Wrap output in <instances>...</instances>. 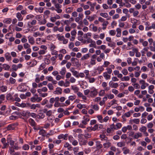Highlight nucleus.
Listing matches in <instances>:
<instances>
[{
  "label": "nucleus",
  "instance_id": "obj_21",
  "mask_svg": "<svg viewBox=\"0 0 155 155\" xmlns=\"http://www.w3.org/2000/svg\"><path fill=\"white\" fill-rule=\"evenodd\" d=\"M14 149L13 148V147H9V151L10 154L11 155H14L15 154Z\"/></svg>",
  "mask_w": 155,
  "mask_h": 155
},
{
  "label": "nucleus",
  "instance_id": "obj_44",
  "mask_svg": "<svg viewBox=\"0 0 155 155\" xmlns=\"http://www.w3.org/2000/svg\"><path fill=\"white\" fill-rule=\"evenodd\" d=\"M9 80L10 81V82L12 84H14L15 83V81H16V80L15 79H14L12 78H10Z\"/></svg>",
  "mask_w": 155,
  "mask_h": 155
},
{
  "label": "nucleus",
  "instance_id": "obj_29",
  "mask_svg": "<svg viewBox=\"0 0 155 155\" xmlns=\"http://www.w3.org/2000/svg\"><path fill=\"white\" fill-rule=\"evenodd\" d=\"M3 67L4 68L5 70H8L10 68V66L6 64H3Z\"/></svg>",
  "mask_w": 155,
  "mask_h": 155
},
{
  "label": "nucleus",
  "instance_id": "obj_33",
  "mask_svg": "<svg viewBox=\"0 0 155 155\" xmlns=\"http://www.w3.org/2000/svg\"><path fill=\"white\" fill-rule=\"evenodd\" d=\"M94 15L93 16L90 17V16H87L86 17V18L89 20L90 21H91L94 20Z\"/></svg>",
  "mask_w": 155,
  "mask_h": 155
},
{
  "label": "nucleus",
  "instance_id": "obj_18",
  "mask_svg": "<svg viewBox=\"0 0 155 155\" xmlns=\"http://www.w3.org/2000/svg\"><path fill=\"white\" fill-rule=\"evenodd\" d=\"M8 130H12L14 129V126L12 124H10L7 127Z\"/></svg>",
  "mask_w": 155,
  "mask_h": 155
},
{
  "label": "nucleus",
  "instance_id": "obj_62",
  "mask_svg": "<svg viewBox=\"0 0 155 155\" xmlns=\"http://www.w3.org/2000/svg\"><path fill=\"white\" fill-rule=\"evenodd\" d=\"M76 98L75 96H71L69 97V100L72 101L74 99Z\"/></svg>",
  "mask_w": 155,
  "mask_h": 155
},
{
  "label": "nucleus",
  "instance_id": "obj_37",
  "mask_svg": "<svg viewBox=\"0 0 155 155\" xmlns=\"http://www.w3.org/2000/svg\"><path fill=\"white\" fill-rule=\"evenodd\" d=\"M116 127L114 128V129L117 130L118 128H120L122 126V124L120 123H118L116 125Z\"/></svg>",
  "mask_w": 155,
  "mask_h": 155
},
{
  "label": "nucleus",
  "instance_id": "obj_15",
  "mask_svg": "<svg viewBox=\"0 0 155 155\" xmlns=\"http://www.w3.org/2000/svg\"><path fill=\"white\" fill-rule=\"evenodd\" d=\"M142 136V134L141 133H135L134 135V137L135 139H138L139 137H141Z\"/></svg>",
  "mask_w": 155,
  "mask_h": 155
},
{
  "label": "nucleus",
  "instance_id": "obj_55",
  "mask_svg": "<svg viewBox=\"0 0 155 155\" xmlns=\"http://www.w3.org/2000/svg\"><path fill=\"white\" fill-rule=\"evenodd\" d=\"M69 84L70 82L66 80L65 83L64 84V86L65 87H68L69 86Z\"/></svg>",
  "mask_w": 155,
  "mask_h": 155
},
{
  "label": "nucleus",
  "instance_id": "obj_22",
  "mask_svg": "<svg viewBox=\"0 0 155 155\" xmlns=\"http://www.w3.org/2000/svg\"><path fill=\"white\" fill-rule=\"evenodd\" d=\"M89 57V55L88 54H86L84 56L81 58V60H84L88 59Z\"/></svg>",
  "mask_w": 155,
  "mask_h": 155
},
{
  "label": "nucleus",
  "instance_id": "obj_47",
  "mask_svg": "<svg viewBox=\"0 0 155 155\" xmlns=\"http://www.w3.org/2000/svg\"><path fill=\"white\" fill-rule=\"evenodd\" d=\"M46 78L47 79L48 81H53V78L51 76H47L46 77Z\"/></svg>",
  "mask_w": 155,
  "mask_h": 155
},
{
  "label": "nucleus",
  "instance_id": "obj_51",
  "mask_svg": "<svg viewBox=\"0 0 155 155\" xmlns=\"http://www.w3.org/2000/svg\"><path fill=\"white\" fill-rule=\"evenodd\" d=\"M12 69L15 71H16L18 69L17 66L15 64H13L12 66Z\"/></svg>",
  "mask_w": 155,
  "mask_h": 155
},
{
  "label": "nucleus",
  "instance_id": "obj_14",
  "mask_svg": "<svg viewBox=\"0 0 155 155\" xmlns=\"http://www.w3.org/2000/svg\"><path fill=\"white\" fill-rule=\"evenodd\" d=\"M31 126H34L35 125V121L31 118H30L28 120Z\"/></svg>",
  "mask_w": 155,
  "mask_h": 155
},
{
  "label": "nucleus",
  "instance_id": "obj_4",
  "mask_svg": "<svg viewBox=\"0 0 155 155\" xmlns=\"http://www.w3.org/2000/svg\"><path fill=\"white\" fill-rule=\"evenodd\" d=\"M88 116V115H86L83 117L84 120L82 121V123L84 125L87 124V122L90 120V119L87 117Z\"/></svg>",
  "mask_w": 155,
  "mask_h": 155
},
{
  "label": "nucleus",
  "instance_id": "obj_17",
  "mask_svg": "<svg viewBox=\"0 0 155 155\" xmlns=\"http://www.w3.org/2000/svg\"><path fill=\"white\" fill-rule=\"evenodd\" d=\"M103 76L106 80L110 79V75L107 74V72L103 73Z\"/></svg>",
  "mask_w": 155,
  "mask_h": 155
},
{
  "label": "nucleus",
  "instance_id": "obj_1",
  "mask_svg": "<svg viewBox=\"0 0 155 155\" xmlns=\"http://www.w3.org/2000/svg\"><path fill=\"white\" fill-rule=\"evenodd\" d=\"M97 94V90L94 88L93 87L91 89L90 91V95L91 97H94Z\"/></svg>",
  "mask_w": 155,
  "mask_h": 155
},
{
  "label": "nucleus",
  "instance_id": "obj_56",
  "mask_svg": "<svg viewBox=\"0 0 155 155\" xmlns=\"http://www.w3.org/2000/svg\"><path fill=\"white\" fill-rule=\"evenodd\" d=\"M70 81L71 83H74L76 81V79L73 77H71Z\"/></svg>",
  "mask_w": 155,
  "mask_h": 155
},
{
  "label": "nucleus",
  "instance_id": "obj_20",
  "mask_svg": "<svg viewBox=\"0 0 155 155\" xmlns=\"http://www.w3.org/2000/svg\"><path fill=\"white\" fill-rule=\"evenodd\" d=\"M29 38L28 41L32 45L34 44L35 43L34 38L32 37H30V38L29 37H28Z\"/></svg>",
  "mask_w": 155,
  "mask_h": 155
},
{
  "label": "nucleus",
  "instance_id": "obj_42",
  "mask_svg": "<svg viewBox=\"0 0 155 155\" xmlns=\"http://www.w3.org/2000/svg\"><path fill=\"white\" fill-rule=\"evenodd\" d=\"M123 79L125 81H128L130 80V78L129 76H124L123 77V78H122L121 79V80L122 81H123Z\"/></svg>",
  "mask_w": 155,
  "mask_h": 155
},
{
  "label": "nucleus",
  "instance_id": "obj_13",
  "mask_svg": "<svg viewBox=\"0 0 155 155\" xmlns=\"http://www.w3.org/2000/svg\"><path fill=\"white\" fill-rule=\"evenodd\" d=\"M16 17L18 18L19 21H22L23 19L21 13L19 12H18L17 13Z\"/></svg>",
  "mask_w": 155,
  "mask_h": 155
},
{
  "label": "nucleus",
  "instance_id": "obj_61",
  "mask_svg": "<svg viewBox=\"0 0 155 155\" xmlns=\"http://www.w3.org/2000/svg\"><path fill=\"white\" fill-rule=\"evenodd\" d=\"M47 22V21L46 19H44L42 21H40L39 22V24L40 25H44Z\"/></svg>",
  "mask_w": 155,
  "mask_h": 155
},
{
  "label": "nucleus",
  "instance_id": "obj_58",
  "mask_svg": "<svg viewBox=\"0 0 155 155\" xmlns=\"http://www.w3.org/2000/svg\"><path fill=\"white\" fill-rule=\"evenodd\" d=\"M29 114H30V116L33 118H36L37 116V115L33 113H30L29 112Z\"/></svg>",
  "mask_w": 155,
  "mask_h": 155
},
{
  "label": "nucleus",
  "instance_id": "obj_63",
  "mask_svg": "<svg viewBox=\"0 0 155 155\" xmlns=\"http://www.w3.org/2000/svg\"><path fill=\"white\" fill-rule=\"evenodd\" d=\"M70 91V90L69 88L65 89L64 90V92L65 93H68Z\"/></svg>",
  "mask_w": 155,
  "mask_h": 155
},
{
  "label": "nucleus",
  "instance_id": "obj_7",
  "mask_svg": "<svg viewBox=\"0 0 155 155\" xmlns=\"http://www.w3.org/2000/svg\"><path fill=\"white\" fill-rule=\"evenodd\" d=\"M97 56L96 54H94L92 56V58L91 59V61L90 62V64L91 65H94L96 63L95 62V59Z\"/></svg>",
  "mask_w": 155,
  "mask_h": 155
},
{
  "label": "nucleus",
  "instance_id": "obj_49",
  "mask_svg": "<svg viewBox=\"0 0 155 155\" xmlns=\"http://www.w3.org/2000/svg\"><path fill=\"white\" fill-rule=\"evenodd\" d=\"M98 125L96 124H95L93 127H91V128L94 131L98 128Z\"/></svg>",
  "mask_w": 155,
  "mask_h": 155
},
{
  "label": "nucleus",
  "instance_id": "obj_6",
  "mask_svg": "<svg viewBox=\"0 0 155 155\" xmlns=\"http://www.w3.org/2000/svg\"><path fill=\"white\" fill-rule=\"evenodd\" d=\"M62 89L59 87H57L56 88V90L54 91L53 93L54 94H60L62 93Z\"/></svg>",
  "mask_w": 155,
  "mask_h": 155
},
{
  "label": "nucleus",
  "instance_id": "obj_59",
  "mask_svg": "<svg viewBox=\"0 0 155 155\" xmlns=\"http://www.w3.org/2000/svg\"><path fill=\"white\" fill-rule=\"evenodd\" d=\"M108 46H109L111 47H113L115 46V43L114 42H112L111 43H108Z\"/></svg>",
  "mask_w": 155,
  "mask_h": 155
},
{
  "label": "nucleus",
  "instance_id": "obj_2",
  "mask_svg": "<svg viewBox=\"0 0 155 155\" xmlns=\"http://www.w3.org/2000/svg\"><path fill=\"white\" fill-rule=\"evenodd\" d=\"M54 100V97L51 98L49 100L50 104H47L46 106L48 108H51L53 106V103L55 102Z\"/></svg>",
  "mask_w": 155,
  "mask_h": 155
},
{
  "label": "nucleus",
  "instance_id": "obj_24",
  "mask_svg": "<svg viewBox=\"0 0 155 155\" xmlns=\"http://www.w3.org/2000/svg\"><path fill=\"white\" fill-rule=\"evenodd\" d=\"M46 133V131L44 130H41L39 132V134L42 135L43 136H45Z\"/></svg>",
  "mask_w": 155,
  "mask_h": 155
},
{
  "label": "nucleus",
  "instance_id": "obj_3",
  "mask_svg": "<svg viewBox=\"0 0 155 155\" xmlns=\"http://www.w3.org/2000/svg\"><path fill=\"white\" fill-rule=\"evenodd\" d=\"M109 85L110 87L112 88H117L119 86L117 83H114L112 82V81H110L109 82Z\"/></svg>",
  "mask_w": 155,
  "mask_h": 155
},
{
  "label": "nucleus",
  "instance_id": "obj_41",
  "mask_svg": "<svg viewBox=\"0 0 155 155\" xmlns=\"http://www.w3.org/2000/svg\"><path fill=\"white\" fill-rule=\"evenodd\" d=\"M109 34H110L111 35H115L116 34V31H115V30H111L110 31H109Z\"/></svg>",
  "mask_w": 155,
  "mask_h": 155
},
{
  "label": "nucleus",
  "instance_id": "obj_43",
  "mask_svg": "<svg viewBox=\"0 0 155 155\" xmlns=\"http://www.w3.org/2000/svg\"><path fill=\"white\" fill-rule=\"evenodd\" d=\"M92 106V108H93L95 110H97L99 109V107L97 105H94Z\"/></svg>",
  "mask_w": 155,
  "mask_h": 155
},
{
  "label": "nucleus",
  "instance_id": "obj_48",
  "mask_svg": "<svg viewBox=\"0 0 155 155\" xmlns=\"http://www.w3.org/2000/svg\"><path fill=\"white\" fill-rule=\"evenodd\" d=\"M71 125V122L70 121H67L66 123V124L64 125V127H65L67 128L68 127H70Z\"/></svg>",
  "mask_w": 155,
  "mask_h": 155
},
{
  "label": "nucleus",
  "instance_id": "obj_54",
  "mask_svg": "<svg viewBox=\"0 0 155 155\" xmlns=\"http://www.w3.org/2000/svg\"><path fill=\"white\" fill-rule=\"evenodd\" d=\"M105 93L104 91V90H101L100 91L99 94V95L100 96H103L104 95Z\"/></svg>",
  "mask_w": 155,
  "mask_h": 155
},
{
  "label": "nucleus",
  "instance_id": "obj_60",
  "mask_svg": "<svg viewBox=\"0 0 155 155\" xmlns=\"http://www.w3.org/2000/svg\"><path fill=\"white\" fill-rule=\"evenodd\" d=\"M23 8V7L22 5H19L16 8L17 10H21Z\"/></svg>",
  "mask_w": 155,
  "mask_h": 155
},
{
  "label": "nucleus",
  "instance_id": "obj_38",
  "mask_svg": "<svg viewBox=\"0 0 155 155\" xmlns=\"http://www.w3.org/2000/svg\"><path fill=\"white\" fill-rule=\"evenodd\" d=\"M23 46L25 49H27L30 47V45L28 43H25L23 45Z\"/></svg>",
  "mask_w": 155,
  "mask_h": 155
},
{
  "label": "nucleus",
  "instance_id": "obj_19",
  "mask_svg": "<svg viewBox=\"0 0 155 155\" xmlns=\"http://www.w3.org/2000/svg\"><path fill=\"white\" fill-rule=\"evenodd\" d=\"M122 150L123 151V153L124 154H127L129 152V150L127 149L126 147H124L122 148Z\"/></svg>",
  "mask_w": 155,
  "mask_h": 155
},
{
  "label": "nucleus",
  "instance_id": "obj_34",
  "mask_svg": "<svg viewBox=\"0 0 155 155\" xmlns=\"http://www.w3.org/2000/svg\"><path fill=\"white\" fill-rule=\"evenodd\" d=\"M12 21V20L10 18L6 19L4 21V22L6 23L9 24Z\"/></svg>",
  "mask_w": 155,
  "mask_h": 155
},
{
  "label": "nucleus",
  "instance_id": "obj_23",
  "mask_svg": "<svg viewBox=\"0 0 155 155\" xmlns=\"http://www.w3.org/2000/svg\"><path fill=\"white\" fill-rule=\"evenodd\" d=\"M97 147V149H100L103 147L102 144H100V142L99 141H97L96 142Z\"/></svg>",
  "mask_w": 155,
  "mask_h": 155
},
{
  "label": "nucleus",
  "instance_id": "obj_32",
  "mask_svg": "<svg viewBox=\"0 0 155 155\" xmlns=\"http://www.w3.org/2000/svg\"><path fill=\"white\" fill-rule=\"evenodd\" d=\"M100 15L104 18H106L108 16V14L107 13H101L100 14Z\"/></svg>",
  "mask_w": 155,
  "mask_h": 155
},
{
  "label": "nucleus",
  "instance_id": "obj_39",
  "mask_svg": "<svg viewBox=\"0 0 155 155\" xmlns=\"http://www.w3.org/2000/svg\"><path fill=\"white\" fill-rule=\"evenodd\" d=\"M48 86L49 89L50 90H53L54 89V87L52 84L51 83H49L48 84Z\"/></svg>",
  "mask_w": 155,
  "mask_h": 155
},
{
  "label": "nucleus",
  "instance_id": "obj_45",
  "mask_svg": "<svg viewBox=\"0 0 155 155\" xmlns=\"http://www.w3.org/2000/svg\"><path fill=\"white\" fill-rule=\"evenodd\" d=\"M122 72L124 75H127L128 73L126 69H124L122 71Z\"/></svg>",
  "mask_w": 155,
  "mask_h": 155
},
{
  "label": "nucleus",
  "instance_id": "obj_64",
  "mask_svg": "<svg viewBox=\"0 0 155 155\" xmlns=\"http://www.w3.org/2000/svg\"><path fill=\"white\" fill-rule=\"evenodd\" d=\"M128 90L130 92H132L133 91L134 89L133 87L132 86H129L128 88Z\"/></svg>",
  "mask_w": 155,
  "mask_h": 155
},
{
  "label": "nucleus",
  "instance_id": "obj_12",
  "mask_svg": "<svg viewBox=\"0 0 155 155\" xmlns=\"http://www.w3.org/2000/svg\"><path fill=\"white\" fill-rule=\"evenodd\" d=\"M5 56L6 59L8 61L11 60V57L10 56V54L9 53H6L5 54Z\"/></svg>",
  "mask_w": 155,
  "mask_h": 155
},
{
  "label": "nucleus",
  "instance_id": "obj_10",
  "mask_svg": "<svg viewBox=\"0 0 155 155\" xmlns=\"http://www.w3.org/2000/svg\"><path fill=\"white\" fill-rule=\"evenodd\" d=\"M100 137L101 138V140L102 141L107 140L108 138L106 136L105 134H101L100 135Z\"/></svg>",
  "mask_w": 155,
  "mask_h": 155
},
{
  "label": "nucleus",
  "instance_id": "obj_28",
  "mask_svg": "<svg viewBox=\"0 0 155 155\" xmlns=\"http://www.w3.org/2000/svg\"><path fill=\"white\" fill-rule=\"evenodd\" d=\"M7 87L5 86H2L1 87L0 90L3 92H5L7 90Z\"/></svg>",
  "mask_w": 155,
  "mask_h": 155
},
{
  "label": "nucleus",
  "instance_id": "obj_5",
  "mask_svg": "<svg viewBox=\"0 0 155 155\" xmlns=\"http://www.w3.org/2000/svg\"><path fill=\"white\" fill-rule=\"evenodd\" d=\"M103 146L104 148H108L111 146V143L109 141L107 140L106 143H104Z\"/></svg>",
  "mask_w": 155,
  "mask_h": 155
},
{
  "label": "nucleus",
  "instance_id": "obj_52",
  "mask_svg": "<svg viewBox=\"0 0 155 155\" xmlns=\"http://www.w3.org/2000/svg\"><path fill=\"white\" fill-rule=\"evenodd\" d=\"M107 97L109 99H112L114 98V95L113 94H110L107 95Z\"/></svg>",
  "mask_w": 155,
  "mask_h": 155
},
{
  "label": "nucleus",
  "instance_id": "obj_36",
  "mask_svg": "<svg viewBox=\"0 0 155 155\" xmlns=\"http://www.w3.org/2000/svg\"><path fill=\"white\" fill-rule=\"evenodd\" d=\"M29 148V146L28 144H25L23 146V148L25 150H28Z\"/></svg>",
  "mask_w": 155,
  "mask_h": 155
},
{
  "label": "nucleus",
  "instance_id": "obj_16",
  "mask_svg": "<svg viewBox=\"0 0 155 155\" xmlns=\"http://www.w3.org/2000/svg\"><path fill=\"white\" fill-rule=\"evenodd\" d=\"M107 97H104L103 99V100L101 101L99 103V104L101 105L102 106L105 103V102L107 100Z\"/></svg>",
  "mask_w": 155,
  "mask_h": 155
},
{
  "label": "nucleus",
  "instance_id": "obj_35",
  "mask_svg": "<svg viewBox=\"0 0 155 155\" xmlns=\"http://www.w3.org/2000/svg\"><path fill=\"white\" fill-rule=\"evenodd\" d=\"M91 44L89 45V47H93L94 48L96 47V44L95 41H93L92 42H91Z\"/></svg>",
  "mask_w": 155,
  "mask_h": 155
},
{
  "label": "nucleus",
  "instance_id": "obj_40",
  "mask_svg": "<svg viewBox=\"0 0 155 155\" xmlns=\"http://www.w3.org/2000/svg\"><path fill=\"white\" fill-rule=\"evenodd\" d=\"M85 137L87 139L88 138H90L91 137V134H89L88 133L84 135Z\"/></svg>",
  "mask_w": 155,
  "mask_h": 155
},
{
  "label": "nucleus",
  "instance_id": "obj_26",
  "mask_svg": "<svg viewBox=\"0 0 155 155\" xmlns=\"http://www.w3.org/2000/svg\"><path fill=\"white\" fill-rule=\"evenodd\" d=\"M72 73L74 76L76 77L77 78H79L78 73V71H72Z\"/></svg>",
  "mask_w": 155,
  "mask_h": 155
},
{
  "label": "nucleus",
  "instance_id": "obj_9",
  "mask_svg": "<svg viewBox=\"0 0 155 155\" xmlns=\"http://www.w3.org/2000/svg\"><path fill=\"white\" fill-rule=\"evenodd\" d=\"M87 143V141L84 140L83 138L80 139L79 141V144L80 145H86Z\"/></svg>",
  "mask_w": 155,
  "mask_h": 155
},
{
  "label": "nucleus",
  "instance_id": "obj_46",
  "mask_svg": "<svg viewBox=\"0 0 155 155\" xmlns=\"http://www.w3.org/2000/svg\"><path fill=\"white\" fill-rule=\"evenodd\" d=\"M133 122L137 124H138L140 122V120L139 119H133Z\"/></svg>",
  "mask_w": 155,
  "mask_h": 155
},
{
  "label": "nucleus",
  "instance_id": "obj_11",
  "mask_svg": "<svg viewBox=\"0 0 155 155\" xmlns=\"http://www.w3.org/2000/svg\"><path fill=\"white\" fill-rule=\"evenodd\" d=\"M6 99L8 100H11L14 101V99L13 98L11 94H8L6 96Z\"/></svg>",
  "mask_w": 155,
  "mask_h": 155
},
{
  "label": "nucleus",
  "instance_id": "obj_53",
  "mask_svg": "<svg viewBox=\"0 0 155 155\" xmlns=\"http://www.w3.org/2000/svg\"><path fill=\"white\" fill-rule=\"evenodd\" d=\"M39 117L41 118H43L45 117V115L42 113H40L38 115Z\"/></svg>",
  "mask_w": 155,
  "mask_h": 155
},
{
  "label": "nucleus",
  "instance_id": "obj_27",
  "mask_svg": "<svg viewBox=\"0 0 155 155\" xmlns=\"http://www.w3.org/2000/svg\"><path fill=\"white\" fill-rule=\"evenodd\" d=\"M72 10L73 8L69 7L66 9V12L67 13H70L72 12Z\"/></svg>",
  "mask_w": 155,
  "mask_h": 155
},
{
  "label": "nucleus",
  "instance_id": "obj_31",
  "mask_svg": "<svg viewBox=\"0 0 155 155\" xmlns=\"http://www.w3.org/2000/svg\"><path fill=\"white\" fill-rule=\"evenodd\" d=\"M117 145L118 147H121L125 146V143L124 142H119L117 143Z\"/></svg>",
  "mask_w": 155,
  "mask_h": 155
},
{
  "label": "nucleus",
  "instance_id": "obj_57",
  "mask_svg": "<svg viewBox=\"0 0 155 155\" xmlns=\"http://www.w3.org/2000/svg\"><path fill=\"white\" fill-rule=\"evenodd\" d=\"M52 113V112L51 110H49L46 113V115L48 116H51Z\"/></svg>",
  "mask_w": 155,
  "mask_h": 155
},
{
  "label": "nucleus",
  "instance_id": "obj_50",
  "mask_svg": "<svg viewBox=\"0 0 155 155\" xmlns=\"http://www.w3.org/2000/svg\"><path fill=\"white\" fill-rule=\"evenodd\" d=\"M64 78V77H62V76H61V75H57L56 76V79L58 80V81H59V80L61 78H62V79H63Z\"/></svg>",
  "mask_w": 155,
  "mask_h": 155
},
{
  "label": "nucleus",
  "instance_id": "obj_25",
  "mask_svg": "<svg viewBox=\"0 0 155 155\" xmlns=\"http://www.w3.org/2000/svg\"><path fill=\"white\" fill-rule=\"evenodd\" d=\"M130 115H131V114H130L129 113V112H127V113H125L124 115H123L122 116V118L124 119V117H129L130 116Z\"/></svg>",
  "mask_w": 155,
  "mask_h": 155
},
{
  "label": "nucleus",
  "instance_id": "obj_30",
  "mask_svg": "<svg viewBox=\"0 0 155 155\" xmlns=\"http://www.w3.org/2000/svg\"><path fill=\"white\" fill-rule=\"evenodd\" d=\"M147 128L145 126H142L140 128L139 130L141 132H145L146 131Z\"/></svg>",
  "mask_w": 155,
  "mask_h": 155
},
{
  "label": "nucleus",
  "instance_id": "obj_8",
  "mask_svg": "<svg viewBox=\"0 0 155 155\" xmlns=\"http://www.w3.org/2000/svg\"><path fill=\"white\" fill-rule=\"evenodd\" d=\"M66 72V69L65 67L62 68L61 71L59 72V74L62 76H64Z\"/></svg>",
  "mask_w": 155,
  "mask_h": 155
}]
</instances>
